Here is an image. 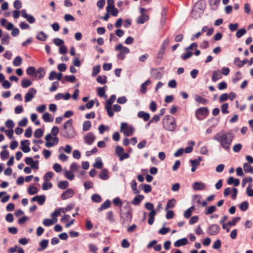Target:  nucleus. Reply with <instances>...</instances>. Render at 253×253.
I'll return each instance as SVG.
<instances>
[{
	"mask_svg": "<svg viewBox=\"0 0 253 253\" xmlns=\"http://www.w3.org/2000/svg\"><path fill=\"white\" fill-rule=\"evenodd\" d=\"M234 136L230 133L222 130L217 133L213 139L219 143L221 147L225 151L229 152L233 141Z\"/></svg>",
	"mask_w": 253,
	"mask_h": 253,
	"instance_id": "obj_1",
	"label": "nucleus"
},
{
	"mask_svg": "<svg viewBox=\"0 0 253 253\" xmlns=\"http://www.w3.org/2000/svg\"><path fill=\"white\" fill-rule=\"evenodd\" d=\"M164 127L169 131H173L176 128V124L175 118L170 115H166L163 119Z\"/></svg>",
	"mask_w": 253,
	"mask_h": 253,
	"instance_id": "obj_2",
	"label": "nucleus"
},
{
	"mask_svg": "<svg viewBox=\"0 0 253 253\" xmlns=\"http://www.w3.org/2000/svg\"><path fill=\"white\" fill-rule=\"evenodd\" d=\"M115 49L117 51H120V52L117 54V58L121 60H124L126 57L125 54L128 53L130 51L128 48L124 46L121 43L116 45Z\"/></svg>",
	"mask_w": 253,
	"mask_h": 253,
	"instance_id": "obj_3",
	"label": "nucleus"
},
{
	"mask_svg": "<svg viewBox=\"0 0 253 253\" xmlns=\"http://www.w3.org/2000/svg\"><path fill=\"white\" fill-rule=\"evenodd\" d=\"M121 131L123 132L124 135L126 136L131 135L134 130L132 126H128L126 123H122L121 125Z\"/></svg>",
	"mask_w": 253,
	"mask_h": 253,
	"instance_id": "obj_4",
	"label": "nucleus"
},
{
	"mask_svg": "<svg viewBox=\"0 0 253 253\" xmlns=\"http://www.w3.org/2000/svg\"><path fill=\"white\" fill-rule=\"evenodd\" d=\"M61 135L67 139H71L75 137V131L73 127L69 128H63L60 132Z\"/></svg>",
	"mask_w": 253,
	"mask_h": 253,
	"instance_id": "obj_5",
	"label": "nucleus"
},
{
	"mask_svg": "<svg viewBox=\"0 0 253 253\" xmlns=\"http://www.w3.org/2000/svg\"><path fill=\"white\" fill-rule=\"evenodd\" d=\"M196 117L199 120L206 118L209 114V110L207 107H201L196 111Z\"/></svg>",
	"mask_w": 253,
	"mask_h": 253,
	"instance_id": "obj_6",
	"label": "nucleus"
},
{
	"mask_svg": "<svg viewBox=\"0 0 253 253\" xmlns=\"http://www.w3.org/2000/svg\"><path fill=\"white\" fill-rule=\"evenodd\" d=\"M121 218L122 224L124 225L130 223L132 219V212L131 210H129L127 212L122 213L121 215Z\"/></svg>",
	"mask_w": 253,
	"mask_h": 253,
	"instance_id": "obj_7",
	"label": "nucleus"
},
{
	"mask_svg": "<svg viewBox=\"0 0 253 253\" xmlns=\"http://www.w3.org/2000/svg\"><path fill=\"white\" fill-rule=\"evenodd\" d=\"M219 226L216 224H213L210 225L207 229V233L211 236H214L217 235L220 231Z\"/></svg>",
	"mask_w": 253,
	"mask_h": 253,
	"instance_id": "obj_8",
	"label": "nucleus"
},
{
	"mask_svg": "<svg viewBox=\"0 0 253 253\" xmlns=\"http://www.w3.org/2000/svg\"><path fill=\"white\" fill-rule=\"evenodd\" d=\"M37 93V90L33 87H31L26 93L25 96V102H28L32 100L34 95Z\"/></svg>",
	"mask_w": 253,
	"mask_h": 253,
	"instance_id": "obj_9",
	"label": "nucleus"
},
{
	"mask_svg": "<svg viewBox=\"0 0 253 253\" xmlns=\"http://www.w3.org/2000/svg\"><path fill=\"white\" fill-rule=\"evenodd\" d=\"M95 138L92 132H88L84 136V140L86 144L91 145L93 143Z\"/></svg>",
	"mask_w": 253,
	"mask_h": 253,
	"instance_id": "obj_10",
	"label": "nucleus"
},
{
	"mask_svg": "<svg viewBox=\"0 0 253 253\" xmlns=\"http://www.w3.org/2000/svg\"><path fill=\"white\" fill-rule=\"evenodd\" d=\"M74 195V190L71 188H69V189H68L65 191H64L62 194L61 198L62 200H66L69 198L73 197Z\"/></svg>",
	"mask_w": 253,
	"mask_h": 253,
	"instance_id": "obj_11",
	"label": "nucleus"
},
{
	"mask_svg": "<svg viewBox=\"0 0 253 253\" xmlns=\"http://www.w3.org/2000/svg\"><path fill=\"white\" fill-rule=\"evenodd\" d=\"M30 141L28 140H22L21 141V149L24 153H28L30 151V148L28 146Z\"/></svg>",
	"mask_w": 253,
	"mask_h": 253,
	"instance_id": "obj_12",
	"label": "nucleus"
},
{
	"mask_svg": "<svg viewBox=\"0 0 253 253\" xmlns=\"http://www.w3.org/2000/svg\"><path fill=\"white\" fill-rule=\"evenodd\" d=\"M31 200L33 202L37 201L39 205H42L45 201V196L44 195H37L33 197Z\"/></svg>",
	"mask_w": 253,
	"mask_h": 253,
	"instance_id": "obj_13",
	"label": "nucleus"
},
{
	"mask_svg": "<svg viewBox=\"0 0 253 253\" xmlns=\"http://www.w3.org/2000/svg\"><path fill=\"white\" fill-rule=\"evenodd\" d=\"M222 78L221 72L219 70H214L212 72L211 79L213 82H216L217 80Z\"/></svg>",
	"mask_w": 253,
	"mask_h": 253,
	"instance_id": "obj_14",
	"label": "nucleus"
},
{
	"mask_svg": "<svg viewBox=\"0 0 253 253\" xmlns=\"http://www.w3.org/2000/svg\"><path fill=\"white\" fill-rule=\"evenodd\" d=\"M193 188L195 190H202L206 188L205 184L203 182H195L192 186Z\"/></svg>",
	"mask_w": 253,
	"mask_h": 253,
	"instance_id": "obj_15",
	"label": "nucleus"
},
{
	"mask_svg": "<svg viewBox=\"0 0 253 253\" xmlns=\"http://www.w3.org/2000/svg\"><path fill=\"white\" fill-rule=\"evenodd\" d=\"M48 244V240L47 239H43L40 242V247L38 248L37 251L42 252L44 251L47 247Z\"/></svg>",
	"mask_w": 253,
	"mask_h": 253,
	"instance_id": "obj_16",
	"label": "nucleus"
},
{
	"mask_svg": "<svg viewBox=\"0 0 253 253\" xmlns=\"http://www.w3.org/2000/svg\"><path fill=\"white\" fill-rule=\"evenodd\" d=\"M144 196L142 195H137L136 196L133 200L131 201V203L133 205H139L141 202L144 199Z\"/></svg>",
	"mask_w": 253,
	"mask_h": 253,
	"instance_id": "obj_17",
	"label": "nucleus"
},
{
	"mask_svg": "<svg viewBox=\"0 0 253 253\" xmlns=\"http://www.w3.org/2000/svg\"><path fill=\"white\" fill-rule=\"evenodd\" d=\"M227 183L229 185H234L235 186H238L240 184V180L239 179L230 176L228 178Z\"/></svg>",
	"mask_w": 253,
	"mask_h": 253,
	"instance_id": "obj_18",
	"label": "nucleus"
},
{
	"mask_svg": "<svg viewBox=\"0 0 253 253\" xmlns=\"http://www.w3.org/2000/svg\"><path fill=\"white\" fill-rule=\"evenodd\" d=\"M70 94L69 93L67 92L65 95H64L62 93H59L55 95V99L56 100H59L61 99V98L64 99V100H68L70 98Z\"/></svg>",
	"mask_w": 253,
	"mask_h": 253,
	"instance_id": "obj_19",
	"label": "nucleus"
},
{
	"mask_svg": "<svg viewBox=\"0 0 253 253\" xmlns=\"http://www.w3.org/2000/svg\"><path fill=\"white\" fill-rule=\"evenodd\" d=\"M187 243V239L185 238H183L175 242L174 243V246L175 247H179L180 246L186 245Z\"/></svg>",
	"mask_w": 253,
	"mask_h": 253,
	"instance_id": "obj_20",
	"label": "nucleus"
},
{
	"mask_svg": "<svg viewBox=\"0 0 253 253\" xmlns=\"http://www.w3.org/2000/svg\"><path fill=\"white\" fill-rule=\"evenodd\" d=\"M99 177L103 180H106L109 179L108 171L106 169H103L99 174Z\"/></svg>",
	"mask_w": 253,
	"mask_h": 253,
	"instance_id": "obj_21",
	"label": "nucleus"
},
{
	"mask_svg": "<svg viewBox=\"0 0 253 253\" xmlns=\"http://www.w3.org/2000/svg\"><path fill=\"white\" fill-rule=\"evenodd\" d=\"M138 117L142 118L144 121H147L150 118V115L148 113H145L144 111H139L137 114Z\"/></svg>",
	"mask_w": 253,
	"mask_h": 253,
	"instance_id": "obj_22",
	"label": "nucleus"
},
{
	"mask_svg": "<svg viewBox=\"0 0 253 253\" xmlns=\"http://www.w3.org/2000/svg\"><path fill=\"white\" fill-rule=\"evenodd\" d=\"M195 100L196 102L202 104H206L209 102V100L206 98H203L199 95H196L195 96Z\"/></svg>",
	"mask_w": 253,
	"mask_h": 253,
	"instance_id": "obj_23",
	"label": "nucleus"
},
{
	"mask_svg": "<svg viewBox=\"0 0 253 253\" xmlns=\"http://www.w3.org/2000/svg\"><path fill=\"white\" fill-rule=\"evenodd\" d=\"M110 205L111 201L109 200H107L105 201L99 208H98L97 211L100 212L103 210L107 209L110 207Z\"/></svg>",
	"mask_w": 253,
	"mask_h": 253,
	"instance_id": "obj_24",
	"label": "nucleus"
},
{
	"mask_svg": "<svg viewBox=\"0 0 253 253\" xmlns=\"http://www.w3.org/2000/svg\"><path fill=\"white\" fill-rule=\"evenodd\" d=\"M35 74L38 79H41L44 76L45 72L43 68H39L36 71Z\"/></svg>",
	"mask_w": 253,
	"mask_h": 253,
	"instance_id": "obj_25",
	"label": "nucleus"
},
{
	"mask_svg": "<svg viewBox=\"0 0 253 253\" xmlns=\"http://www.w3.org/2000/svg\"><path fill=\"white\" fill-rule=\"evenodd\" d=\"M149 19V16L145 14H143L138 17L137 22L138 24H143L146 22Z\"/></svg>",
	"mask_w": 253,
	"mask_h": 253,
	"instance_id": "obj_26",
	"label": "nucleus"
},
{
	"mask_svg": "<svg viewBox=\"0 0 253 253\" xmlns=\"http://www.w3.org/2000/svg\"><path fill=\"white\" fill-rule=\"evenodd\" d=\"M42 118L45 122H52L54 119L53 117L47 112L44 113Z\"/></svg>",
	"mask_w": 253,
	"mask_h": 253,
	"instance_id": "obj_27",
	"label": "nucleus"
},
{
	"mask_svg": "<svg viewBox=\"0 0 253 253\" xmlns=\"http://www.w3.org/2000/svg\"><path fill=\"white\" fill-rule=\"evenodd\" d=\"M234 62L238 67L241 68L247 62V59L241 61L239 58L236 57L234 59Z\"/></svg>",
	"mask_w": 253,
	"mask_h": 253,
	"instance_id": "obj_28",
	"label": "nucleus"
},
{
	"mask_svg": "<svg viewBox=\"0 0 253 253\" xmlns=\"http://www.w3.org/2000/svg\"><path fill=\"white\" fill-rule=\"evenodd\" d=\"M53 142L51 143H45V146L47 148H50L57 145L59 142V138L56 136L53 138Z\"/></svg>",
	"mask_w": 253,
	"mask_h": 253,
	"instance_id": "obj_29",
	"label": "nucleus"
},
{
	"mask_svg": "<svg viewBox=\"0 0 253 253\" xmlns=\"http://www.w3.org/2000/svg\"><path fill=\"white\" fill-rule=\"evenodd\" d=\"M47 38V35L42 31L39 32L37 38L41 41H45Z\"/></svg>",
	"mask_w": 253,
	"mask_h": 253,
	"instance_id": "obj_30",
	"label": "nucleus"
},
{
	"mask_svg": "<svg viewBox=\"0 0 253 253\" xmlns=\"http://www.w3.org/2000/svg\"><path fill=\"white\" fill-rule=\"evenodd\" d=\"M151 84V81L149 80L146 81L141 85L140 91L142 93H145L147 90V86Z\"/></svg>",
	"mask_w": 253,
	"mask_h": 253,
	"instance_id": "obj_31",
	"label": "nucleus"
},
{
	"mask_svg": "<svg viewBox=\"0 0 253 253\" xmlns=\"http://www.w3.org/2000/svg\"><path fill=\"white\" fill-rule=\"evenodd\" d=\"M105 87H106V86H105L103 87H98L97 89V94L100 97H104L105 98H107V95L105 94Z\"/></svg>",
	"mask_w": 253,
	"mask_h": 253,
	"instance_id": "obj_32",
	"label": "nucleus"
},
{
	"mask_svg": "<svg viewBox=\"0 0 253 253\" xmlns=\"http://www.w3.org/2000/svg\"><path fill=\"white\" fill-rule=\"evenodd\" d=\"M243 168H244V171L246 172L251 173H253V167H252L249 164H248L247 163H245L243 165Z\"/></svg>",
	"mask_w": 253,
	"mask_h": 253,
	"instance_id": "obj_33",
	"label": "nucleus"
},
{
	"mask_svg": "<svg viewBox=\"0 0 253 253\" xmlns=\"http://www.w3.org/2000/svg\"><path fill=\"white\" fill-rule=\"evenodd\" d=\"M220 2V0H209V3L212 9H216Z\"/></svg>",
	"mask_w": 253,
	"mask_h": 253,
	"instance_id": "obj_34",
	"label": "nucleus"
},
{
	"mask_svg": "<svg viewBox=\"0 0 253 253\" xmlns=\"http://www.w3.org/2000/svg\"><path fill=\"white\" fill-rule=\"evenodd\" d=\"M32 82L28 79H23L21 81V86L23 88H27L31 86Z\"/></svg>",
	"mask_w": 253,
	"mask_h": 253,
	"instance_id": "obj_35",
	"label": "nucleus"
},
{
	"mask_svg": "<svg viewBox=\"0 0 253 253\" xmlns=\"http://www.w3.org/2000/svg\"><path fill=\"white\" fill-rule=\"evenodd\" d=\"M93 167L96 169H100L103 167V163L101 161L100 158H97L96 159L95 163L93 165Z\"/></svg>",
	"mask_w": 253,
	"mask_h": 253,
	"instance_id": "obj_36",
	"label": "nucleus"
},
{
	"mask_svg": "<svg viewBox=\"0 0 253 253\" xmlns=\"http://www.w3.org/2000/svg\"><path fill=\"white\" fill-rule=\"evenodd\" d=\"M69 186V182L67 181H60L58 183V187L61 189H65Z\"/></svg>",
	"mask_w": 253,
	"mask_h": 253,
	"instance_id": "obj_37",
	"label": "nucleus"
},
{
	"mask_svg": "<svg viewBox=\"0 0 253 253\" xmlns=\"http://www.w3.org/2000/svg\"><path fill=\"white\" fill-rule=\"evenodd\" d=\"M195 209L194 207L192 206L184 212V216L186 218H189L192 214V211Z\"/></svg>",
	"mask_w": 253,
	"mask_h": 253,
	"instance_id": "obj_38",
	"label": "nucleus"
},
{
	"mask_svg": "<svg viewBox=\"0 0 253 253\" xmlns=\"http://www.w3.org/2000/svg\"><path fill=\"white\" fill-rule=\"evenodd\" d=\"M22 59L20 56H16L13 61V64L14 66L17 67L21 65Z\"/></svg>",
	"mask_w": 253,
	"mask_h": 253,
	"instance_id": "obj_39",
	"label": "nucleus"
},
{
	"mask_svg": "<svg viewBox=\"0 0 253 253\" xmlns=\"http://www.w3.org/2000/svg\"><path fill=\"white\" fill-rule=\"evenodd\" d=\"M9 38L10 37L8 34H4L3 37L1 39V43L3 44H8Z\"/></svg>",
	"mask_w": 253,
	"mask_h": 253,
	"instance_id": "obj_40",
	"label": "nucleus"
},
{
	"mask_svg": "<svg viewBox=\"0 0 253 253\" xmlns=\"http://www.w3.org/2000/svg\"><path fill=\"white\" fill-rule=\"evenodd\" d=\"M97 82L102 84H105L107 82V77L106 76H98L96 79Z\"/></svg>",
	"mask_w": 253,
	"mask_h": 253,
	"instance_id": "obj_41",
	"label": "nucleus"
},
{
	"mask_svg": "<svg viewBox=\"0 0 253 253\" xmlns=\"http://www.w3.org/2000/svg\"><path fill=\"white\" fill-rule=\"evenodd\" d=\"M91 127V123L89 121H86L83 125V130L84 131H88Z\"/></svg>",
	"mask_w": 253,
	"mask_h": 253,
	"instance_id": "obj_42",
	"label": "nucleus"
},
{
	"mask_svg": "<svg viewBox=\"0 0 253 253\" xmlns=\"http://www.w3.org/2000/svg\"><path fill=\"white\" fill-rule=\"evenodd\" d=\"M109 9V12H110L112 16H116L118 15L119 11L115 7V5H112Z\"/></svg>",
	"mask_w": 253,
	"mask_h": 253,
	"instance_id": "obj_43",
	"label": "nucleus"
},
{
	"mask_svg": "<svg viewBox=\"0 0 253 253\" xmlns=\"http://www.w3.org/2000/svg\"><path fill=\"white\" fill-rule=\"evenodd\" d=\"M116 99L115 95L113 94L111 96L109 99H108L106 103L105 106H112V104L115 102Z\"/></svg>",
	"mask_w": 253,
	"mask_h": 253,
	"instance_id": "obj_44",
	"label": "nucleus"
},
{
	"mask_svg": "<svg viewBox=\"0 0 253 253\" xmlns=\"http://www.w3.org/2000/svg\"><path fill=\"white\" fill-rule=\"evenodd\" d=\"M43 130L42 128H38L34 132V136L36 138H41L42 136Z\"/></svg>",
	"mask_w": 253,
	"mask_h": 253,
	"instance_id": "obj_45",
	"label": "nucleus"
},
{
	"mask_svg": "<svg viewBox=\"0 0 253 253\" xmlns=\"http://www.w3.org/2000/svg\"><path fill=\"white\" fill-rule=\"evenodd\" d=\"M132 190L134 191L135 194H137L139 191L137 189V183L135 180H133L130 183Z\"/></svg>",
	"mask_w": 253,
	"mask_h": 253,
	"instance_id": "obj_46",
	"label": "nucleus"
},
{
	"mask_svg": "<svg viewBox=\"0 0 253 253\" xmlns=\"http://www.w3.org/2000/svg\"><path fill=\"white\" fill-rule=\"evenodd\" d=\"M216 207L214 206H211L209 207L205 211V214L209 215L212 213L216 210Z\"/></svg>",
	"mask_w": 253,
	"mask_h": 253,
	"instance_id": "obj_47",
	"label": "nucleus"
},
{
	"mask_svg": "<svg viewBox=\"0 0 253 253\" xmlns=\"http://www.w3.org/2000/svg\"><path fill=\"white\" fill-rule=\"evenodd\" d=\"M175 200L174 199H170L168 201L167 204L166 210L170 208H173L175 206Z\"/></svg>",
	"mask_w": 253,
	"mask_h": 253,
	"instance_id": "obj_48",
	"label": "nucleus"
},
{
	"mask_svg": "<svg viewBox=\"0 0 253 253\" xmlns=\"http://www.w3.org/2000/svg\"><path fill=\"white\" fill-rule=\"evenodd\" d=\"M248 207L249 203L247 201L242 202L239 206L240 210L242 211H246L248 209Z\"/></svg>",
	"mask_w": 253,
	"mask_h": 253,
	"instance_id": "obj_49",
	"label": "nucleus"
},
{
	"mask_svg": "<svg viewBox=\"0 0 253 253\" xmlns=\"http://www.w3.org/2000/svg\"><path fill=\"white\" fill-rule=\"evenodd\" d=\"M38 191L37 188L36 187L33 186H30L29 187L28 190V193L31 195H34V194L37 193Z\"/></svg>",
	"mask_w": 253,
	"mask_h": 253,
	"instance_id": "obj_50",
	"label": "nucleus"
},
{
	"mask_svg": "<svg viewBox=\"0 0 253 253\" xmlns=\"http://www.w3.org/2000/svg\"><path fill=\"white\" fill-rule=\"evenodd\" d=\"M143 191L146 193H148L151 192L152 187L149 184H143L142 185Z\"/></svg>",
	"mask_w": 253,
	"mask_h": 253,
	"instance_id": "obj_51",
	"label": "nucleus"
},
{
	"mask_svg": "<svg viewBox=\"0 0 253 253\" xmlns=\"http://www.w3.org/2000/svg\"><path fill=\"white\" fill-rule=\"evenodd\" d=\"M27 21L30 23L33 24L35 22V18L34 17V16L30 14H27L26 16H25V18Z\"/></svg>",
	"mask_w": 253,
	"mask_h": 253,
	"instance_id": "obj_52",
	"label": "nucleus"
},
{
	"mask_svg": "<svg viewBox=\"0 0 253 253\" xmlns=\"http://www.w3.org/2000/svg\"><path fill=\"white\" fill-rule=\"evenodd\" d=\"M91 200L94 202L99 203L101 201V197L100 195L95 194L91 196Z\"/></svg>",
	"mask_w": 253,
	"mask_h": 253,
	"instance_id": "obj_53",
	"label": "nucleus"
},
{
	"mask_svg": "<svg viewBox=\"0 0 253 253\" xmlns=\"http://www.w3.org/2000/svg\"><path fill=\"white\" fill-rule=\"evenodd\" d=\"M64 78L66 81L72 83H74L76 80V77L74 75L65 76Z\"/></svg>",
	"mask_w": 253,
	"mask_h": 253,
	"instance_id": "obj_54",
	"label": "nucleus"
},
{
	"mask_svg": "<svg viewBox=\"0 0 253 253\" xmlns=\"http://www.w3.org/2000/svg\"><path fill=\"white\" fill-rule=\"evenodd\" d=\"M187 52L186 53H184L181 55V58L183 60H185L191 57L193 53L191 51H187Z\"/></svg>",
	"mask_w": 253,
	"mask_h": 253,
	"instance_id": "obj_55",
	"label": "nucleus"
},
{
	"mask_svg": "<svg viewBox=\"0 0 253 253\" xmlns=\"http://www.w3.org/2000/svg\"><path fill=\"white\" fill-rule=\"evenodd\" d=\"M36 68L34 67H29L26 70V73L30 76L34 75L36 73Z\"/></svg>",
	"mask_w": 253,
	"mask_h": 253,
	"instance_id": "obj_56",
	"label": "nucleus"
},
{
	"mask_svg": "<svg viewBox=\"0 0 253 253\" xmlns=\"http://www.w3.org/2000/svg\"><path fill=\"white\" fill-rule=\"evenodd\" d=\"M247 31L245 29L242 28L239 29L236 33V36L240 38L246 33Z\"/></svg>",
	"mask_w": 253,
	"mask_h": 253,
	"instance_id": "obj_57",
	"label": "nucleus"
},
{
	"mask_svg": "<svg viewBox=\"0 0 253 253\" xmlns=\"http://www.w3.org/2000/svg\"><path fill=\"white\" fill-rule=\"evenodd\" d=\"M100 67L99 65H97L93 68L92 76L94 77L96 76L100 72Z\"/></svg>",
	"mask_w": 253,
	"mask_h": 253,
	"instance_id": "obj_58",
	"label": "nucleus"
},
{
	"mask_svg": "<svg viewBox=\"0 0 253 253\" xmlns=\"http://www.w3.org/2000/svg\"><path fill=\"white\" fill-rule=\"evenodd\" d=\"M228 103H224L221 105V112L223 114H228L229 111H228Z\"/></svg>",
	"mask_w": 253,
	"mask_h": 253,
	"instance_id": "obj_59",
	"label": "nucleus"
},
{
	"mask_svg": "<svg viewBox=\"0 0 253 253\" xmlns=\"http://www.w3.org/2000/svg\"><path fill=\"white\" fill-rule=\"evenodd\" d=\"M53 173L51 171H48L46 172L44 176H43V179L44 181H48L50 180L53 176Z\"/></svg>",
	"mask_w": 253,
	"mask_h": 253,
	"instance_id": "obj_60",
	"label": "nucleus"
},
{
	"mask_svg": "<svg viewBox=\"0 0 253 253\" xmlns=\"http://www.w3.org/2000/svg\"><path fill=\"white\" fill-rule=\"evenodd\" d=\"M52 186V184L51 182H45L42 184V189L43 190H47L49 189H50Z\"/></svg>",
	"mask_w": 253,
	"mask_h": 253,
	"instance_id": "obj_61",
	"label": "nucleus"
},
{
	"mask_svg": "<svg viewBox=\"0 0 253 253\" xmlns=\"http://www.w3.org/2000/svg\"><path fill=\"white\" fill-rule=\"evenodd\" d=\"M242 148V145L240 143H237L234 145L233 150L235 153L240 152Z\"/></svg>",
	"mask_w": 253,
	"mask_h": 253,
	"instance_id": "obj_62",
	"label": "nucleus"
},
{
	"mask_svg": "<svg viewBox=\"0 0 253 253\" xmlns=\"http://www.w3.org/2000/svg\"><path fill=\"white\" fill-rule=\"evenodd\" d=\"M221 243L220 240H216L212 245V248L215 250H217L221 247Z\"/></svg>",
	"mask_w": 253,
	"mask_h": 253,
	"instance_id": "obj_63",
	"label": "nucleus"
},
{
	"mask_svg": "<svg viewBox=\"0 0 253 253\" xmlns=\"http://www.w3.org/2000/svg\"><path fill=\"white\" fill-rule=\"evenodd\" d=\"M252 185L249 184L246 189V194L249 197L253 196V189L251 188Z\"/></svg>",
	"mask_w": 253,
	"mask_h": 253,
	"instance_id": "obj_64",
	"label": "nucleus"
}]
</instances>
